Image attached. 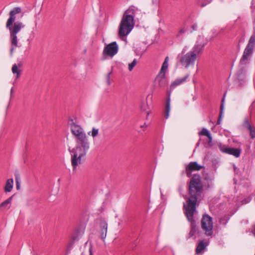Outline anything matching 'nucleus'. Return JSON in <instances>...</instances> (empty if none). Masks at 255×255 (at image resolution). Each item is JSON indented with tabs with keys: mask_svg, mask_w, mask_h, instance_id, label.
<instances>
[{
	"mask_svg": "<svg viewBox=\"0 0 255 255\" xmlns=\"http://www.w3.org/2000/svg\"><path fill=\"white\" fill-rule=\"evenodd\" d=\"M189 197L187 198L186 204H184L186 216L190 223L191 229L189 233V237H193L197 231L196 221L194 218V214L196 212V206L198 200L204 191V187L201 183V177L199 174H194L191 177L189 185Z\"/></svg>",
	"mask_w": 255,
	"mask_h": 255,
	"instance_id": "nucleus-1",
	"label": "nucleus"
},
{
	"mask_svg": "<svg viewBox=\"0 0 255 255\" xmlns=\"http://www.w3.org/2000/svg\"><path fill=\"white\" fill-rule=\"evenodd\" d=\"M21 12V8L20 7L13 8L9 12V17L6 23V28L9 30L10 34V40L11 44L10 53L12 54L15 47H18V39L17 34L21 29L25 27V25L21 22H14L15 20V14Z\"/></svg>",
	"mask_w": 255,
	"mask_h": 255,
	"instance_id": "nucleus-2",
	"label": "nucleus"
},
{
	"mask_svg": "<svg viewBox=\"0 0 255 255\" xmlns=\"http://www.w3.org/2000/svg\"><path fill=\"white\" fill-rule=\"evenodd\" d=\"M76 146L68 151L71 154V162L73 169L75 170L79 164L82 163V159L84 157L90 148V143L86 134L76 139Z\"/></svg>",
	"mask_w": 255,
	"mask_h": 255,
	"instance_id": "nucleus-3",
	"label": "nucleus"
},
{
	"mask_svg": "<svg viewBox=\"0 0 255 255\" xmlns=\"http://www.w3.org/2000/svg\"><path fill=\"white\" fill-rule=\"evenodd\" d=\"M134 25V21L132 16L123 14L119 25V37L122 40L126 39L127 36L132 30Z\"/></svg>",
	"mask_w": 255,
	"mask_h": 255,
	"instance_id": "nucleus-4",
	"label": "nucleus"
},
{
	"mask_svg": "<svg viewBox=\"0 0 255 255\" xmlns=\"http://www.w3.org/2000/svg\"><path fill=\"white\" fill-rule=\"evenodd\" d=\"M255 46V30L254 32V34L252 35L247 44L244 51L243 54L240 60L241 65H246L247 63V61L252 56L254 52V49Z\"/></svg>",
	"mask_w": 255,
	"mask_h": 255,
	"instance_id": "nucleus-5",
	"label": "nucleus"
},
{
	"mask_svg": "<svg viewBox=\"0 0 255 255\" xmlns=\"http://www.w3.org/2000/svg\"><path fill=\"white\" fill-rule=\"evenodd\" d=\"M201 227L205 231L207 236L213 235V221L212 218L208 214L203 215L201 219Z\"/></svg>",
	"mask_w": 255,
	"mask_h": 255,
	"instance_id": "nucleus-6",
	"label": "nucleus"
},
{
	"mask_svg": "<svg viewBox=\"0 0 255 255\" xmlns=\"http://www.w3.org/2000/svg\"><path fill=\"white\" fill-rule=\"evenodd\" d=\"M197 58L196 54L190 51L182 56L180 61L181 65L187 68L189 66L194 65Z\"/></svg>",
	"mask_w": 255,
	"mask_h": 255,
	"instance_id": "nucleus-7",
	"label": "nucleus"
},
{
	"mask_svg": "<svg viewBox=\"0 0 255 255\" xmlns=\"http://www.w3.org/2000/svg\"><path fill=\"white\" fill-rule=\"evenodd\" d=\"M70 120L71 121L70 123L71 131L72 134L75 136L76 139L86 134L80 125L75 123L73 119H71Z\"/></svg>",
	"mask_w": 255,
	"mask_h": 255,
	"instance_id": "nucleus-8",
	"label": "nucleus"
},
{
	"mask_svg": "<svg viewBox=\"0 0 255 255\" xmlns=\"http://www.w3.org/2000/svg\"><path fill=\"white\" fill-rule=\"evenodd\" d=\"M203 168V166L199 165L196 161H192L186 165L185 171H183L182 174L185 173L187 176L189 178L191 177L192 172L199 171Z\"/></svg>",
	"mask_w": 255,
	"mask_h": 255,
	"instance_id": "nucleus-9",
	"label": "nucleus"
},
{
	"mask_svg": "<svg viewBox=\"0 0 255 255\" xmlns=\"http://www.w3.org/2000/svg\"><path fill=\"white\" fill-rule=\"evenodd\" d=\"M206 44L207 42L204 40L203 38L200 37L196 42L191 51L196 54V56L197 57L202 54Z\"/></svg>",
	"mask_w": 255,
	"mask_h": 255,
	"instance_id": "nucleus-10",
	"label": "nucleus"
},
{
	"mask_svg": "<svg viewBox=\"0 0 255 255\" xmlns=\"http://www.w3.org/2000/svg\"><path fill=\"white\" fill-rule=\"evenodd\" d=\"M118 45L116 41L113 42L107 45L104 49L103 53L108 56H113L118 51Z\"/></svg>",
	"mask_w": 255,
	"mask_h": 255,
	"instance_id": "nucleus-11",
	"label": "nucleus"
},
{
	"mask_svg": "<svg viewBox=\"0 0 255 255\" xmlns=\"http://www.w3.org/2000/svg\"><path fill=\"white\" fill-rule=\"evenodd\" d=\"M155 82L159 87H165L168 84V79L166 77L165 72L159 73L155 78Z\"/></svg>",
	"mask_w": 255,
	"mask_h": 255,
	"instance_id": "nucleus-12",
	"label": "nucleus"
},
{
	"mask_svg": "<svg viewBox=\"0 0 255 255\" xmlns=\"http://www.w3.org/2000/svg\"><path fill=\"white\" fill-rule=\"evenodd\" d=\"M243 126L250 131L251 138L254 139L255 138V128L251 126L247 118L245 119Z\"/></svg>",
	"mask_w": 255,
	"mask_h": 255,
	"instance_id": "nucleus-13",
	"label": "nucleus"
},
{
	"mask_svg": "<svg viewBox=\"0 0 255 255\" xmlns=\"http://www.w3.org/2000/svg\"><path fill=\"white\" fill-rule=\"evenodd\" d=\"M100 238L102 240L104 241L106 237L107 229H108V224L105 221H102L100 223Z\"/></svg>",
	"mask_w": 255,
	"mask_h": 255,
	"instance_id": "nucleus-14",
	"label": "nucleus"
},
{
	"mask_svg": "<svg viewBox=\"0 0 255 255\" xmlns=\"http://www.w3.org/2000/svg\"><path fill=\"white\" fill-rule=\"evenodd\" d=\"M188 77L189 74H187L182 78L176 79L171 84L170 87V90H173L176 86H178L184 82Z\"/></svg>",
	"mask_w": 255,
	"mask_h": 255,
	"instance_id": "nucleus-15",
	"label": "nucleus"
},
{
	"mask_svg": "<svg viewBox=\"0 0 255 255\" xmlns=\"http://www.w3.org/2000/svg\"><path fill=\"white\" fill-rule=\"evenodd\" d=\"M242 150L238 148L229 147L226 154L232 155L236 157H240Z\"/></svg>",
	"mask_w": 255,
	"mask_h": 255,
	"instance_id": "nucleus-16",
	"label": "nucleus"
},
{
	"mask_svg": "<svg viewBox=\"0 0 255 255\" xmlns=\"http://www.w3.org/2000/svg\"><path fill=\"white\" fill-rule=\"evenodd\" d=\"M170 91L168 93V96L166 101L165 110L164 113V118L167 119L169 115L170 110Z\"/></svg>",
	"mask_w": 255,
	"mask_h": 255,
	"instance_id": "nucleus-17",
	"label": "nucleus"
},
{
	"mask_svg": "<svg viewBox=\"0 0 255 255\" xmlns=\"http://www.w3.org/2000/svg\"><path fill=\"white\" fill-rule=\"evenodd\" d=\"M225 95H226V94H225L224 96L222 98V101H221V105H220V114H219V118H218L217 122V125L220 124L221 120L222 118V115H223V111H224V102H225Z\"/></svg>",
	"mask_w": 255,
	"mask_h": 255,
	"instance_id": "nucleus-18",
	"label": "nucleus"
},
{
	"mask_svg": "<svg viewBox=\"0 0 255 255\" xmlns=\"http://www.w3.org/2000/svg\"><path fill=\"white\" fill-rule=\"evenodd\" d=\"M13 179L10 178L7 180L5 185L4 186V191L5 192H10L13 188Z\"/></svg>",
	"mask_w": 255,
	"mask_h": 255,
	"instance_id": "nucleus-19",
	"label": "nucleus"
},
{
	"mask_svg": "<svg viewBox=\"0 0 255 255\" xmlns=\"http://www.w3.org/2000/svg\"><path fill=\"white\" fill-rule=\"evenodd\" d=\"M140 109L142 112L145 113L146 117L149 115L150 110L147 102H142L141 103Z\"/></svg>",
	"mask_w": 255,
	"mask_h": 255,
	"instance_id": "nucleus-20",
	"label": "nucleus"
},
{
	"mask_svg": "<svg viewBox=\"0 0 255 255\" xmlns=\"http://www.w3.org/2000/svg\"><path fill=\"white\" fill-rule=\"evenodd\" d=\"M136 8L134 6H130L129 7V8L127 9L124 13V14L127 15H130L132 16L133 18L134 19V16L135 15V12L136 10Z\"/></svg>",
	"mask_w": 255,
	"mask_h": 255,
	"instance_id": "nucleus-21",
	"label": "nucleus"
},
{
	"mask_svg": "<svg viewBox=\"0 0 255 255\" xmlns=\"http://www.w3.org/2000/svg\"><path fill=\"white\" fill-rule=\"evenodd\" d=\"M188 30V27L186 25V22L185 21L183 23L181 27L179 30V31L178 33L176 34V37H179L181 35L185 33Z\"/></svg>",
	"mask_w": 255,
	"mask_h": 255,
	"instance_id": "nucleus-22",
	"label": "nucleus"
},
{
	"mask_svg": "<svg viewBox=\"0 0 255 255\" xmlns=\"http://www.w3.org/2000/svg\"><path fill=\"white\" fill-rule=\"evenodd\" d=\"M206 247V245H205L204 241H201L196 249V253L199 254L205 249Z\"/></svg>",
	"mask_w": 255,
	"mask_h": 255,
	"instance_id": "nucleus-23",
	"label": "nucleus"
},
{
	"mask_svg": "<svg viewBox=\"0 0 255 255\" xmlns=\"http://www.w3.org/2000/svg\"><path fill=\"white\" fill-rule=\"evenodd\" d=\"M12 197H13V196H11V197H10L8 199H7L6 200L2 202L0 204V209L2 210V209L6 208V207L8 206V205H9L11 203Z\"/></svg>",
	"mask_w": 255,
	"mask_h": 255,
	"instance_id": "nucleus-24",
	"label": "nucleus"
},
{
	"mask_svg": "<svg viewBox=\"0 0 255 255\" xmlns=\"http://www.w3.org/2000/svg\"><path fill=\"white\" fill-rule=\"evenodd\" d=\"M218 147L221 152L226 154L227 152L228 148L229 147H228L226 145L223 144L221 142H219V143H218Z\"/></svg>",
	"mask_w": 255,
	"mask_h": 255,
	"instance_id": "nucleus-25",
	"label": "nucleus"
},
{
	"mask_svg": "<svg viewBox=\"0 0 255 255\" xmlns=\"http://www.w3.org/2000/svg\"><path fill=\"white\" fill-rule=\"evenodd\" d=\"M168 57H166L164 60V61L162 65L161 68L160 69V71L159 72L160 73H163V72H165V71L167 70L168 66Z\"/></svg>",
	"mask_w": 255,
	"mask_h": 255,
	"instance_id": "nucleus-26",
	"label": "nucleus"
},
{
	"mask_svg": "<svg viewBox=\"0 0 255 255\" xmlns=\"http://www.w3.org/2000/svg\"><path fill=\"white\" fill-rule=\"evenodd\" d=\"M12 72L13 74H16V78H18L20 75V71L18 70L17 66L16 64L13 65L12 67Z\"/></svg>",
	"mask_w": 255,
	"mask_h": 255,
	"instance_id": "nucleus-27",
	"label": "nucleus"
},
{
	"mask_svg": "<svg viewBox=\"0 0 255 255\" xmlns=\"http://www.w3.org/2000/svg\"><path fill=\"white\" fill-rule=\"evenodd\" d=\"M198 4H199L201 7H204L206 6L208 3H210L212 0H196Z\"/></svg>",
	"mask_w": 255,
	"mask_h": 255,
	"instance_id": "nucleus-28",
	"label": "nucleus"
},
{
	"mask_svg": "<svg viewBox=\"0 0 255 255\" xmlns=\"http://www.w3.org/2000/svg\"><path fill=\"white\" fill-rule=\"evenodd\" d=\"M230 216L229 215H225L224 217L221 218L220 222L223 225H226L228 221L230 220Z\"/></svg>",
	"mask_w": 255,
	"mask_h": 255,
	"instance_id": "nucleus-29",
	"label": "nucleus"
},
{
	"mask_svg": "<svg viewBox=\"0 0 255 255\" xmlns=\"http://www.w3.org/2000/svg\"><path fill=\"white\" fill-rule=\"evenodd\" d=\"M198 29V25L197 22H193L190 29V32L191 33L194 31H197Z\"/></svg>",
	"mask_w": 255,
	"mask_h": 255,
	"instance_id": "nucleus-30",
	"label": "nucleus"
},
{
	"mask_svg": "<svg viewBox=\"0 0 255 255\" xmlns=\"http://www.w3.org/2000/svg\"><path fill=\"white\" fill-rule=\"evenodd\" d=\"M210 133L209 130L205 128H202V129L199 132V134L200 135H205L206 136H207V135H208Z\"/></svg>",
	"mask_w": 255,
	"mask_h": 255,
	"instance_id": "nucleus-31",
	"label": "nucleus"
},
{
	"mask_svg": "<svg viewBox=\"0 0 255 255\" xmlns=\"http://www.w3.org/2000/svg\"><path fill=\"white\" fill-rule=\"evenodd\" d=\"M137 64V60L134 59L132 62L128 64V69L129 71H131L132 70L134 67Z\"/></svg>",
	"mask_w": 255,
	"mask_h": 255,
	"instance_id": "nucleus-32",
	"label": "nucleus"
},
{
	"mask_svg": "<svg viewBox=\"0 0 255 255\" xmlns=\"http://www.w3.org/2000/svg\"><path fill=\"white\" fill-rule=\"evenodd\" d=\"M112 71H111L110 72H109L106 76V82H107V84L108 86H110L111 84V75L112 74Z\"/></svg>",
	"mask_w": 255,
	"mask_h": 255,
	"instance_id": "nucleus-33",
	"label": "nucleus"
},
{
	"mask_svg": "<svg viewBox=\"0 0 255 255\" xmlns=\"http://www.w3.org/2000/svg\"><path fill=\"white\" fill-rule=\"evenodd\" d=\"M99 133V129L98 128H92V131H91V135L95 137L97 136Z\"/></svg>",
	"mask_w": 255,
	"mask_h": 255,
	"instance_id": "nucleus-34",
	"label": "nucleus"
},
{
	"mask_svg": "<svg viewBox=\"0 0 255 255\" xmlns=\"http://www.w3.org/2000/svg\"><path fill=\"white\" fill-rule=\"evenodd\" d=\"M204 179L207 181H212L213 179V178L210 176H209L208 174H207L205 177Z\"/></svg>",
	"mask_w": 255,
	"mask_h": 255,
	"instance_id": "nucleus-35",
	"label": "nucleus"
},
{
	"mask_svg": "<svg viewBox=\"0 0 255 255\" xmlns=\"http://www.w3.org/2000/svg\"><path fill=\"white\" fill-rule=\"evenodd\" d=\"M207 137L208 138L209 142H211L212 141V137L211 133H210L208 135H207Z\"/></svg>",
	"mask_w": 255,
	"mask_h": 255,
	"instance_id": "nucleus-36",
	"label": "nucleus"
},
{
	"mask_svg": "<svg viewBox=\"0 0 255 255\" xmlns=\"http://www.w3.org/2000/svg\"><path fill=\"white\" fill-rule=\"evenodd\" d=\"M16 188L17 189H19L20 188V184L17 179H16Z\"/></svg>",
	"mask_w": 255,
	"mask_h": 255,
	"instance_id": "nucleus-37",
	"label": "nucleus"
},
{
	"mask_svg": "<svg viewBox=\"0 0 255 255\" xmlns=\"http://www.w3.org/2000/svg\"><path fill=\"white\" fill-rule=\"evenodd\" d=\"M89 255H93L92 248L89 249Z\"/></svg>",
	"mask_w": 255,
	"mask_h": 255,
	"instance_id": "nucleus-38",
	"label": "nucleus"
},
{
	"mask_svg": "<svg viewBox=\"0 0 255 255\" xmlns=\"http://www.w3.org/2000/svg\"><path fill=\"white\" fill-rule=\"evenodd\" d=\"M137 244V242L136 241H135V243H134V246L132 247V250H134L135 249V248Z\"/></svg>",
	"mask_w": 255,
	"mask_h": 255,
	"instance_id": "nucleus-39",
	"label": "nucleus"
},
{
	"mask_svg": "<svg viewBox=\"0 0 255 255\" xmlns=\"http://www.w3.org/2000/svg\"><path fill=\"white\" fill-rule=\"evenodd\" d=\"M13 91V88L12 87L11 90H10V95L11 96L12 95V92Z\"/></svg>",
	"mask_w": 255,
	"mask_h": 255,
	"instance_id": "nucleus-40",
	"label": "nucleus"
},
{
	"mask_svg": "<svg viewBox=\"0 0 255 255\" xmlns=\"http://www.w3.org/2000/svg\"><path fill=\"white\" fill-rule=\"evenodd\" d=\"M146 127V126H145V124H144V125H141V126H140V128H143V127Z\"/></svg>",
	"mask_w": 255,
	"mask_h": 255,
	"instance_id": "nucleus-41",
	"label": "nucleus"
},
{
	"mask_svg": "<svg viewBox=\"0 0 255 255\" xmlns=\"http://www.w3.org/2000/svg\"><path fill=\"white\" fill-rule=\"evenodd\" d=\"M254 234L255 236V226H254Z\"/></svg>",
	"mask_w": 255,
	"mask_h": 255,
	"instance_id": "nucleus-42",
	"label": "nucleus"
},
{
	"mask_svg": "<svg viewBox=\"0 0 255 255\" xmlns=\"http://www.w3.org/2000/svg\"><path fill=\"white\" fill-rule=\"evenodd\" d=\"M238 47H239V48H240V45L239 43L238 44Z\"/></svg>",
	"mask_w": 255,
	"mask_h": 255,
	"instance_id": "nucleus-43",
	"label": "nucleus"
}]
</instances>
